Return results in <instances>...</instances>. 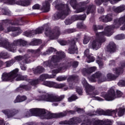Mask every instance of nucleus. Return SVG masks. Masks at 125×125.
I'll use <instances>...</instances> for the list:
<instances>
[{
    "instance_id": "nucleus-1",
    "label": "nucleus",
    "mask_w": 125,
    "mask_h": 125,
    "mask_svg": "<svg viewBox=\"0 0 125 125\" xmlns=\"http://www.w3.org/2000/svg\"><path fill=\"white\" fill-rule=\"evenodd\" d=\"M122 24H123V26L121 28V30L125 31V17L121 18L119 19H116L114 20L113 25L110 26H107L105 27L104 32H99L96 33L97 39L91 41L89 44L88 47L89 48L94 49V50H97L101 47V43L105 42V38L104 36L107 37H110L112 35V30L116 29V28H119Z\"/></svg>"
},
{
    "instance_id": "nucleus-2",
    "label": "nucleus",
    "mask_w": 125,
    "mask_h": 125,
    "mask_svg": "<svg viewBox=\"0 0 125 125\" xmlns=\"http://www.w3.org/2000/svg\"><path fill=\"white\" fill-rule=\"evenodd\" d=\"M38 93L40 94V96H38L36 98H33L30 101L34 100V99H36L39 101L52 102V103H53L52 104V106H58L59 102L62 101V100L65 98V96L64 95H61V96H55L52 94H49L46 93V91H42L41 90H38Z\"/></svg>"
},
{
    "instance_id": "nucleus-3",
    "label": "nucleus",
    "mask_w": 125,
    "mask_h": 125,
    "mask_svg": "<svg viewBox=\"0 0 125 125\" xmlns=\"http://www.w3.org/2000/svg\"><path fill=\"white\" fill-rule=\"evenodd\" d=\"M26 45L27 42L22 39L14 40L13 43L10 44L7 42V39L4 41L2 38H0V46L6 48V49L8 50L9 51H11V52H16V46L21 47V46H25Z\"/></svg>"
},
{
    "instance_id": "nucleus-4",
    "label": "nucleus",
    "mask_w": 125,
    "mask_h": 125,
    "mask_svg": "<svg viewBox=\"0 0 125 125\" xmlns=\"http://www.w3.org/2000/svg\"><path fill=\"white\" fill-rule=\"evenodd\" d=\"M54 4H55V8L58 9L59 11L53 16V20H58L60 18L64 19L69 14L70 9L68 5L60 4V1L59 0H56L54 2Z\"/></svg>"
},
{
    "instance_id": "nucleus-5",
    "label": "nucleus",
    "mask_w": 125,
    "mask_h": 125,
    "mask_svg": "<svg viewBox=\"0 0 125 125\" xmlns=\"http://www.w3.org/2000/svg\"><path fill=\"white\" fill-rule=\"evenodd\" d=\"M19 69L16 68L10 73H4L2 75V80L3 82H6L7 81H13L16 79V81H25L27 79V76H23L20 74H17Z\"/></svg>"
},
{
    "instance_id": "nucleus-6",
    "label": "nucleus",
    "mask_w": 125,
    "mask_h": 125,
    "mask_svg": "<svg viewBox=\"0 0 125 125\" xmlns=\"http://www.w3.org/2000/svg\"><path fill=\"white\" fill-rule=\"evenodd\" d=\"M115 79V76L112 73H108L106 75V78L100 72H97L94 74L92 76L89 78V80L91 83H95L98 82V83H101L103 82H105L108 80V81H113Z\"/></svg>"
},
{
    "instance_id": "nucleus-7",
    "label": "nucleus",
    "mask_w": 125,
    "mask_h": 125,
    "mask_svg": "<svg viewBox=\"0 0 125 125\" xmlns=\"http://www.w3.org/2000/svg\"><path fill=\"white\" fill-rule=\"evenodd\" d=\"M59 57L57 56H53L50 57V59L48 62H45L43 63L44 67H49L50 69L56 68V64L60 62L62 58L65 57V53L62 52Z\"/></svg>"
},
{
    "instance_id": "nucleus-8",
    "label": "nucleus",
    "mask_w": 125,
    "mask_h": 125,
    "mask_svg": "<svg viewBox=\"0 0 125 125\" xmlns=\"http://www.w3.org/2000/svg\"><path fill=\"white\" fill-rule=\"evenodd\" d=\"M102 96L104 97L106 101H113V100L118 97H122V96H123V92L117 90L116 94L114 89L111 88L108 90L107 93L103 92L102 93Z\"/></svg>"
},
{
    "instance_id": "nucleus-9",
    "label": "nucleus",
    "mask_w": 125,
    "mask_h": 125,
    "mask_svg": "<svg viewBox=\"0 0 125 125\" xmlns=\"http://www.w3.org/2000/svg\"><path fill=\"white\" fill-rule=\"evenodd\" d=\"M44 34L46 37L49 38L51 40H56V39H58L61 34L59 27H57L53 30H51V28L48 27L45 29Z\"/></svg>"
},
{
    "instance_id": "nucleus-10",
    "label": "nucleus",
    "mask_w": 125,
    "mask_h": 125,
    "mask_svg": "<svg viewBox=\"0 0 125 125\" xmlns=\"http://www.w3.org/2000/svg\"><path fill=\"white\" fill-rule=\"evenodd\" d=\"M82 83L85 87L86 93L87 95H98L99 94V92L97 90H95V87L88 84L84 78L82 79Z\"/></svg>"
},
{
    "instance_id": "nucleus-11",
    "label": "nucleus",
    "mask_w": 125,
    "mask_h": 125,
    "mask_svg": "<svg viewBox=\"0 0 125 125\" xmlns=\"http://www.w3.org/2000/svg\"><path fill=\"white\" fill-rule=\"evenodd\" d=\"M43 109L41 108H32L31 109L26 110L24 111L23 113L24 117H26L27 118L31 117L32 116H35V117H40L42 116V112H43Z\"/></svg>"
},
{
    "instance_id": "nucleus-12",
    "label": "nucleus",
    "mask_w": 125,
    "mask_h": 125,
    "mask_svg": "<svg viewBox=\"0 0 125 125\" xmlns=\"http://www.w3.org/2000/svg\"><path fill=\"white\" fill-rule=\"evenodd\" d=\"M54 78H55V75H49L48 74H44L41 75L38 79H28V82L31 85H36V84H38V83H41V82H43L44 80H46V79H53Z\"/></svg>"
},
{
    "instance_id": "nucleus-13",
    "label": "nucleus",
    "mask_w": 125,
    "mask_h": 125,
    "mask_svg": "<svg viewBox=\"0 0 125 125\" xmlns=\"http://www.w3.org/2000/svg\"><path fill=\"white\" fill-rule=\"evenodd\" d=\"M43 85L48 86V87H55V88H62L63 90H67L68 89V86L66 85L65 83L58 84L54 82L50 81H44L42 83Z\"/></svg>"
},
{
    "instance_id": "nucleus-14",
    "label": "nucleus",
    "mask_w": 125,
    "mask_h": 125,
    "mask_svg": "<svg viewBox=\"0 0 125 125\" xmlns=\"http://www.w3.org/2000/svg\"><path fill=\"white\" fill-rule=\"evenodd\" d=\"M62 114L63 113H51L47 110L43 109V111H42V113L41 115V119H46V120H49V119H54V118H60V117H63V116H65V115L64 114L62 115Z\"/></svg>"
},
{
    "instance_id": "nucleus-15",
    "label": "nucleus",
    "mask_w": 125,
    "mask_h": 125,
    "mask_svg": "<svg viewBox=\"0 0 125 125\" xmlns=\"http://www.w3.org/2000/svg\"><path fill=\"white\" fill-rule=\"evenodd\" d=\"M14 25H20L17 23H7L6 29L5 30V33H9V32H15L16 33V34H12V36L13 37H16V36H18L22 31L20 28H18L17 27H15L13 26Z\"/></svg>"
},
{
    "instance_id": "nucleus-16",
    "label": "nucleus",
    "mask_w": 125,
    "mask_h": 125,
    "mask_svg": "<svg viewBox=\"0 0 125 125\" xmlns=\"http://www.w3.org/2000/svg\"><path fill=\"white\" fill-rule=\"evenodd\" d=\"M87 2H80L78 4H77V1L76 0H71L70 2V4L71 5V6L74 9H76L75 11V13H80L81 12H83L84 11L85 8L82 7L78 8V6H83V5H85Z\"/></svg>"
},
{
    "instance_id": "nucleus-17",
    "label": "nucleus",
    "mask_w": 125,
    "mask_h": 125,
    "mask_svg": "<svg viewBox=\"0 0 125 125\" xmlns=\"http://www.w3.org/2000/svg\"><path fill=\"white\" fill-rule=\"evenodd\" d=\"M0 2H3L7 4H18L22 6H28L30 5V2L25 1H16L15 0H0Z\"/></svg>"
},
{
    "instance_id": "nucleus-18",
    "label": "nucleus",
    "mask_w": 125,
    "mask_h": 125,
    "mask_svg": "<svg viewBox=\"0 0 125 125\" xmlns=\"http://www.w3.org/2000/svg\"><path fill=\"white\" fill-rule=\"evenodd\" d=\"M82 116H80L79 117H74L70 119L69 121H64L60 122V125H77V124H80V123H82Z\"/></svg>"
},
{
    "instance_id": "nucleus-19",
    "label": "nucleus",
    "mask_w": 125,
    "mask_h": 125,
    "mask_svg": "<svg viewBox=\"0 0 125 125\" xmlns=\"http://www.w3.org/2000/svg\"><path fill=\"white\" fill-rule=\"evenodd\" d=\"M2 112L4 115L7 116L8 119L10 118H13V119H18L16 117L17 114H18V110L16 109H13L9 110V109H5L2 110Z\"/></svg>"
},
{
    "instance_id": "nucleus-20",
    "label": "nucleus",
    "mask_w": 125,
    "mask_h": 125,
    "mask_svg": "<svg viewBox=\"0 0 125 125\" xmlns=\"http://www.w3.org/2000/svg\"><path fill=\"white\" fill-rule=\"evenodd\" d=\"M43 27H39L35 30H32L31 31H25L23 33V35L26 37H33L34 35H37V34H42V33L43 32Z\"/></svg>"
},
{
    "instance_id": "nucleus-21",
    "label": "nucleus",
    "mask_w": 125,
    "mask_h": 125,
    "mask_svg": "<svg viewBox=\"0 0 125 125\" xmlns=\"http://www.w3.org/2000/svg\"><path fill=\"white\" fill-rule=\"evenodd\" d=\"M119 66L120 67L113 69V73H114L117 77L121 75V74H123V72H124V68H125V62H121Z\"/></svg>"
},
{
    "instance_id": "nucleus-22",
    "label": "nucleus",
    "mask_w": 125,
    "mask_h": 125,
    "mask_svg": "<svg viewBox=\"0 0 125 125\" xmlns=\"http://www.w3.org/2000/svg\"><path fill=\"white\" fill-rule=\"evenodd\" d=\"M31 55H32V53L26 54L23 57L19 56L16 57V60H18V61L23 60L25 63H30V61L29 58H31Z\"/></svg>"
},
{
    "instance_id": "nucleus-23",
    "label": "nucleus",
    "mask_w": 125,
    "mask_h": 125,
    "mask_svg": "<svg viewBox=\"0 0 125 125\" xmlns=\"http://www.w3.org/2000/svg\"><path fill=\"white\" fill-rule=\"evenodd\" d=\"M53 1V0H46L42 3V9L44 12H48L50 10V3Z\"/></svg>"
},
{
    "instance_id": "nucleus-24",
    "label": "nucleus",
    "mask_w": 125,
    "mask_h": 125,
    "mask_svg": "<svg viewBox=\"0 0 125 125\" xmlns=\"http://www.w3.org/2000/svg\"><path fill=\"white\" fill-rule=\"evenodd\" d=\"M121 0H95V3L97 5H101L103 2H104V4L105 3H107L108 1H109L111 4H115L117 3L118 1H120Z\"/></svg>"
},
{
    "instance_id": "nucleus-25",
    "label": "nucleus",
    "mask_w": 125,
    "mask_h": 125,
    "mask_svg": "<svg viewBox=\"0 0 125 125\" xmlns=\"http://www.w3.org/2000/svg\"><path fill=\"white\" fill-rule=\"evenodd\" d=\"M95 70H96V67L95 66L89 67L87 69L86 68H84L82 70V73L83 76H87V75H89V74L95 72Z\"/></svg>"
},
{
    "instance_id": "nucleus-26",
    "label": "nucleus",
    "mask_w": 125,
    "mask_h": 125,
    "mask_svg": "<svg viewBox=\"0 0 125 125\" xmlns=\"http://www.w3.org/2000/svg\"><path fill=\"white\" fill-rule=\"evenodd\" d=\"M84 56H86V57H87L88 59V63H91V62H94L95 59L94 58V57L89 55V50L88 49H87L85 50L84 52Z\"/></svg>"
},
{
    "instance_id": "nucleus-27",
    "label": "nucleus",
    "mask_w": 125,
    "mask_h": 125,
    "mask_svg": "<svg viewBox=\"0 0 125 125\" xmlns=\"http://www.w3.org/2000/svg\"><path fill=\"white\" fill-rule=\"evenodd\" d=\"M100 21H103V22H110L113 20V17L111 15H107L106 16H103L100 18Z\"/></svg>"
},
{
    "instance_id": "nucleus-28",
    "label": "nucleus",
    "mask_w": 125,
    "mask_h": 125,
    "mask_svg": "<svg viewBox=\"0 0 125 125\" xmlns=\"http://www.w3.org/2000/svg\"><path fill=\"white\" fill-rule=\"evenodd\" d=\"M77 51L78 48H77V46H76L75 43L71 44L68 49V53H70V54H73L74 53H77Z\"/></svg>"
},
{
    "instance_id": "nucleus-29",
    "label": "nucleus",
    "mask_w": 125,
    "mask_h": 125,
    "mask_svg": "<svg viewBox=\"0 0 125 125\" xmlns=\"http://www.w3.org/2000/svg\"><path fill=\"white\" fill-rule=\"evenodd\" d=\"M86 18V16L85 15H74L72 17V21H76V20H84Z\"/></svg>"
},
{
    "instance_id": "nucleus-30",
    "label": "nucleus",
    "mask_w": 125,
    "mask_h": 125,
    "mask_svg": "<svg viewBox=\"0 0 125 125\" xmlns=\"http://www.w3.org/2000/svg\"><path fill=\"white\" fill-rule=\"evenodd\" d=\"M27 100V97L25 96H18L16 99V100L14 101V103H19L20 102H23Z\"/></svg>"
},
{
    "instance_id": "nucleus-31",
    "label": "nucleus",
    "mask_w": 125,
    "mask_h": 125,
    "mask_svg": "<svg viewBox=\"0 0 125 125\" xmlns=\"http://www.w3.org/2000/svg\"><path fill=\"white\" fill-rule=\"evenodd\" d=\"M108 51L109 52H115L116 51V45L113 42H110L107 46Z\"/></svg>"
},
{
    "instance_id": "nucleus-32",
    "label": "nucleus",
    "mask_w": 125,
    "mask_h": 125,
    "mask_svg": "<svg viewBox=\"0 0 125 125\" xmlns=\"http://www.w3.org/2000/svg\"><path fill=\"white\" fill-rule=\"evenodd\" d=\"M125 9V6L124 5H121L117 7H113V10H114L115 12H116V13H120V12L124 11Z\"/></svg>"
},
{
    "instance_id": "nucleus-33",
    "label": "nucleus",
    "mask_w": 125,
    "mask_h": 125,
    "mask_svg": "<svg viewBox=\"0 0 125 125\" xmlns=\"http://www.w3.org/2000/svg\"><path fill=\"white\" fill-rule=\"evenodd\" d=\"M125 9V6L124 5H121L117 7H113V10H114L115 12H116V13H120V12L124 11Z\"/></svg>"
},
{
    "instance_id": "nucleus-34",
    "label": "nucleus",
    "mask_w": 125,
    "mask_h": 125,
    "mask_svg": "<svg viewBox=\"0 0 125 125\" xmlns=\"http://www.w3.org/2000/svg\"><path fill=\"white\" fill-rule=\"evenodd\" d=\"M117 111L115 110H108L105 112V116H113V117H117L116 113Z\"/></svg>"
},
{
    "instance_id": "nucleus-35",
    "label": "nucleus",
    "mask_w": 125,
    "mask_h": 125,
    "mask_svg": "<svg viewBox=\"0 0 125 125\" xmlns=\"http://www.w3.org/2000/svg\"><path fill=\"white\" fill-rule=\"evenodd\" d=\"M115 111L117 112L119 117H122L125 114V107H120L118 109H115Z\"/></svg>"
},
{
    "instance_id": "nucleus-36",
    "label": "nucleus",
    "mask_w": 125,
    "mask_h": 125,
    "mask_svg": "<svg viewBox=\"0 0 125 125\" xmlns=\"http://www.w3.org/2000/svg\"><path fill=\"white\" fill-rule=\"evenodd\" d=\"M96 115L97 116H102V115H105V111L103 109H97L96 111L94 112V113L91 116H94Z\"/></svg>"
},
{
    "instance_id": "nucleus-37",
    "label": "nucleus",
    "mask_w": 125,
    "mask_h": 125,
    "mask_svg": "<svg viewBox=\"0 0 125 125\" xmlns=\"http://www.w3.org/2000/svg\"><path fill=\"white\" fill-rule=\"evenodd\" d=\"M96 63L98 64L100 68H102V67H103V62H102V58L100 57H98L97 59Z\"/></svg>"
},
{
    "instance_id": "nucleus-38",
    "label": "nucleus",
    "mask_w": 125,
    "mask_h": 125,
    "mask_svg": "<svg viewBox=\"0 0 125 125\" xmlns=\"http://www.w3.org/2000/svg\"><path fill=\"white\" fill-rule=\"evenodd\" d=\"M0 57L3 59H7L9 57L6 52L2 51L0 53Z\"/></svg>"
},
{
    "instance_id": "nucleus-39",
    "label": "nucleus",
    "mask_w": 125,
    "mask_h": 125,
    "mask_svg": "<svg viewBox=\"0 0 125 125\" xmlns=\"http://www.w3.org/2000/svg\"><path fill=\"white\" fill-rule=\"evenodd\" d=\"M89 41H90V38L88 36H85L83 40V43L84 44H87L89 42Z\"/></svg>"
},
{
    "instance_id": "nucleus-40",
    "label": "nucleus",
    "mask_w": 125,
    "mask_h": 125,
    "mask_svg": "<svg viewBox=\"0 0 125 125\" xmlns=\"http://www.w3.org/2000/svg\"><path fill=\"white\" fill-rule=\"evenodd\" d=\"M42 43V40L40 39L35 40L33 42H31V45H38Z\"/></svg>"
},
{
    "instance_id": "nucleus-41",
    "label": "nucleus",
    "mask_w": 125,
    "mask_h": 125,
    "mask_svg": "<svg viewBox=\"0 0 125 125\" xmlns=\"http://www.w3.org/2000/svg\"><path fill=\"white\" fill-rule=\"evenodd\" d=\"M65 67H60L58 69L53 70V74H57V73H60V72H62V71H63Z\"/></svg>"
},
{
    "instance_id": "nucleus-42",
    "label": "nucleus",
    "mask_w": 125,
    "mask_h": 125,
    "mask_svg": "<svg viewBox=\"0 0 125 125\" xmlns=\"http://www.w3.org/2000/svg\"><path fill=\"white\" fill-rule=\"evenodd\" d=\"M67 79V76H59L57 78L56 80L58 82H62L63 81H65Z\"/></svg>"
},
{
    "instance_id": "nucleus-43",
    "label": "nucleus",
    "mask_w": 125,
    "mask_h": 125,
    "mask_svg": "<svg viewBox=\"0 0 125 125\" xmlns=\"http://www.w3.org/2000/svg\"><path fill=\"white\" fill-rule=\"evenodd\" d=\"M77 99H78V97L75 95H73L68 99V102H72V101H75V100Z\"/></svg>"
},
{
    "instance_id": "nucleus-44",
    "label": "nucleus",
    "mask_w": 125,
    "mask_h": 125,
    "mask_svg": "<svg viewBox=\"0 0 125 125\" xmlns=\"http://www.w3.org/2000/svg\"><path fill=\"white\" fill-rule=\"evenodd\" d=\"M44 71V69L42 68V66H38L35 69V73H42V72H43Z\"/></svg>"
},
{
    "instance_id": "nucleus-45",
    "label": "nucleus",
    "mask_w": 125,
    "mask_h": 125,
    "mask_svg": "<svg viewBox=\"0 0 125 125\" xmlns=\"http://www.w3.org/2000/svg\"><path fill=\"white\" fill-rule=\"evenodd\" d=\"M93 29L94 30V31H97V30H101L103 29V26L102 25H99V26H96V25H94L93 26Z\"/></svg>"
},
{
    "instance_id": "nucleus-46",
    "label": "nucleus",
    "mask_w": 125,
    "mask_h": 125,
    "mask_svg": "<svg viewBox=\"0 0 125 125\" xmlns=\"http://www.w3.org/2000/svg\"><path fill=\"white\" fill-rule=\"evenodd\" d=\"M6 63V67H10L11 65H13L14 63H15V61L14 60H11L8 62H7Z\"/></svg>"
},
{
    "instance_id": "nucleus-47",
    "label": "nucleus",
    "mask_w": 125,
    "mask_h": 125,
    "mask_svg": "<svg viewBox=\"0 0 125 125\" xmlns=\"http://www.w3.org/2000/svg\"><path fill=\"white\" fill-rule=\"evenodd\" d=\"M77 27L79 29H85L86 26L83 23H79L77 24Z\"/></svg>"
},
{
    "instance_id": "nucleus-48",
    "label": "nucleus",
    "mask_w": 125,
    "mask_h": 125,
    "mask_svg": "<svg viewBox=\"0 0 125 125\" xmlns=\"http://www.w3.org/2000/svg\"><path fill=\"white\" fill-rule=\"evenodd\" d=\"M20 67L21 70L22 71H26V70H27V67H26V65L24 64V62H21V63Z\"/></svg>"
},
{
    "instance_id": "nucleus-49",
    "label": "nucleus",
    "mask_w": 125,
    "mask_h": 125,
    "mask_svg": "<svg viewBox=\"0 0 125 125\" xmlns=\"http://www.w3.org/2000/svg\"><path fill=\"white\" fill-rule=\"evenodd\" d=\"M119 86H125V81L120 80L118 83Z\"/></svg>"
},
{
    "instance_id": "nucleus-50",
    "label": "nucleus",
    "mask_w": 125,
    "mask_h": 125,
    "mask_svg": "<svg viewBox=\"0 0 125 125\" xmlns=\"http://www.w3.org/2000/svg\"><path fill=\"white\" fill-rule=\"evenodd\" d=\"M21 87L24 89H26V90H30L32 86H30V85H24L21 86Z\"/></svg>"
},
{
    "instance_id": "nucleus-51",
    "label": "nucleus",
    "mask_w": 125,
    "mask_h": 125,
    "mask_svg": "<svg viewBox=\"0 0 125 125\" xmlns=\"http://www.w3.org/2000/svg\"><path fill=\"white\" fill-rule=\"evenodd\" d=\"M8 21H3L2 23L0 22V31H2L3 30V28L2 27V25H4L5 23H7Z\"/></svg>"
},
{
    "instance_id": "nucleus-52",
    "label": "nucleus",
    "mask_w": 125,
    "mask_h": 125,
    "mask_svg": "<svg viewBox=\"0 0 125 125\" xmlns=\"http://www.w3.org/2000/svg\"><path fill=\"white\" fill-rule=\"evenodd\" d=\"M91 10H93V6H90V7L87 8V14H89L91 12Z\"/></svg>"
},
{
    "instance_id": "nucleus-53",
    "label": "nucleus",
    "mask_w": 125,
    "mask_h": 125,
    "mask_svg": "<svg viewBox=\"0 0 125 125\" xmlns=\"http://www.w3.org/2000/svg\"><path fill=\"white\" fill-rule=\"evenodd\" d=\"M59 42L61 45H66L67 44V41L64 40L60 41Z\"/></svg>"
},
{
    "instance_id": "nucleus-54",
    "label": "nucleus",
    "mask_w": 125,
    "mask_h": 125,
    "mask_svg": "<svg viewBox=\"0 0 125 125\" xmlns=\"http://www.w3.org/2000/svg\"><path fill=\"white\" fill-rule=\"evenodd\" d=\"M40 7L41 6L39 4H36L33 6L32 8L33 9H40Z\"/></svg>"
},
{
    "instance_id": "nucleus-55",
    "label": "nucleus",
    "mask_w": 125,
    "mask_h": 125,
    "mask_svg": "<svg viewBox=\"0 0 125 125\" xmlns=\"http://www.w3.org/2000/svg\"><path fill=\"white\" fill-rule=\"evenodd\" d=\"M94 100H97L98 101H103V99L99 97L94 96Z\"/></svg>"
},
{
    "instance_id": "nucleus-56",
    "label": "nucleus",
    "mask_w": 125,
    "mask_h": 125,
    "mask_svg": "<svg viewBox=\"0 0 125 125\" xmlns=\"http://www.w3.org/2000/svg\"><path fill=\"white\" fill-rule=\"evenodd\" d=\"M76 91L77 92H78V94H79L80 95H82L83 93V90L82 89H81L80 88H77L76 89Z\"/></svg>"
},
{
    "instance_id": "nucleus-57",
    "label": "nucleus",
    "mask_w": 125,
    "mask_h": 125,
    "mask_svg": "<svg viewBox=\"0 0 125 125\" xmlns=\"http://www.w3.org/2000/svg\"><path fill=\"white\" fill-rule=\"evenodd\" d=\"M2 12L4 15H8V12H7V11L5 9H2Z\"/></svg>"
},
{
    "instance_id": "nucleus-58",
    "label": "nucleus",
    "mask_w": 125,
    "mask_h": 125,
    "mask_svg": "<svg viewBox=\"0 0 125 125\" xmlns=\"http://www.w3.org/2000/svg\"><path fill=\"white\" fill-rule=\"evenodd\" d=\"M98 11L99 12V13H102L103 12H104V8L100 7V8L98 9Z\"/></svg>"
},
{
    "instance_id": "nucleus-59",
    "label": "nucleus",
    "mask_w": 125,
    "mask_h": 125,
    "mask_svg": "<svg viewBox=\"0 0 125 125\" xmlns=\"http://www.w3.org/2000/svg\"><path fill=\"white\" fill-rule=\"evenodd\" d=\"M78 65H79V62H74L72 64V66L73 67H74V68L78 67Z\"/></svg>"
},
{
    "instance_id": "nucleus-60",
    "label": "nucleus",
    "mask_w": 125,
    "mask_h": 125,
    "mask_svg": "<svg viewBox=\"0 0 125 125\" xmlns=\"http://www.w3.org/2000/svg\"><path fill=\"white\" fill-rule=\"evenodd\" d=\"M65 23L66 25H70V24H72V22L70 20H67L65 21Z\"/></svg>"
},
{
    "instance_id": "nucleus-61",
    "label": "nucleus",
    "mask_w": 125,
    "mask_h": 125,
    "mask_svg": "<svg viewBox=\"0 0 125 125\" xmlns=\"http://www.w3.org/2000/svg\"><path fill=\"white\" fill-rule=\"evenodd\" d=\"M53 51H55V49L50 47L48 50L47 51V52H53Z\"/></svg>"
},
{
    "instance_id": "nucleus-62",
    "label": "nucleus",
    "mask_w": 125,
    "mask_h": 125,
    "mask_svg": "<svg viewBox=\"0 0 125 125\" xmlns=\"http://www.w3.org/2000/svg\"><path fill=\"white\" fill-rule=\"evenodd\" d=\"M76 111H77V112H78V113H81V112H83V110L81 108H76Z\"/></svg>"
},
{
    "instance_id": "nucleus-63",
    "label": "nucleus",
    "mask_w": 125,
    "mask_h": 125,
    "mask_svg": "<svg viewBox=\"0 0 125 125\" xmlns=\"http://www.w3.org/2000/svg\"><path fill=\"white\" fill-rule=\"evenodd\" d=\"M0 125H4V122H3V120H0Z\"/></svg>"
},
{
    "instance_id": "nucleus-64",
    "label": "nucleus",
    "mask_w": 125,
    "mask_h": 125,
    "mask_svg": "<svg viewBox=\"0 0 125 125\" xmlns=\"http://www.w3.org/2000/svg\"><path fill=\"white\" fill-rule=\"evenodd\" d=\"M107 125H112V122L111 121H108L107 122H106Z\"/></svg>"
}]
</instances>
